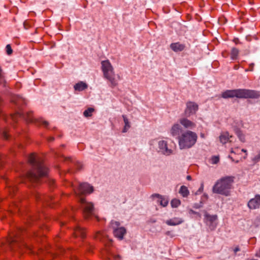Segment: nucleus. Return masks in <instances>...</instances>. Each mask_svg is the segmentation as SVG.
<instances>
[{"instance_id":"41","label":"nucleus","mask_w":260,"mask_h":260,"mask_svg":"<svg viewBox=\"0 0 260 260\" xmlns=\"http://www.w3.org/2000/svg\"><path fill=\"white\" fill-rule=\"evenodd\" d=\"M228 157L230 158L232 161H235L234 159L230 155L228 156Z\"/></svg>"},{"instance_id":"3","label":"nucleus","mask_w":260,"mask_h":260,"mask_svg":"<svg viewBox=\"0 0 260 260\" xmlns=\"http://www.w3.org/2000/svg\"><path fill=\"white\" fill-rule=\"evenodd\" d=\"M73 188L76 196L78 198L85 217L87 218L90 216H94L95 218H98L94 213L93 204L87 202L83 197L86 193H91L93 190V187L87 183H82L80 184L78 188L74 186H73Z\"/></svg>"},{"instance_id":"26","label":"nucleus","mask_w":260,"mask_h":260,"mask_svg":"<svg viewBox=\"0 0 260 260\" xmlns=\"http://www.w3.org/2000/svg\"><path fill=\"white\" fill-rule=\"evenodd\" d=\"M171 206L173 208H177L181 204V201L177 199H174L171 202Z\"/></svg>"},{"instance_id":"8","label":"nucleus","mask_w":260,"mask_h":260,"mask_svg":"<svg viewBox=\"0 0 260 260\" xmlns=\"http://www.w3.org/2000/svg\"><path fill=\"white\" fill-rule=\"evenodd\" d=\"M110 226L113 230L114 236L120 240H122L126 233V229L120 226V223L119 221L115 220L111 221Z\"/></svg>"},{"instance_id":"20","label":"nucleus","mask_w":260,"mask_h":260,"mask_svg":"<svg viewBox=\"0 0 260 260\" xmlns=\"http://www.w3.org/2000/svg\"><path fill=\"white\" fill-rule=\"evenodd\" d=\"M179 193L183 198H187L189 194L188 188L184 185H182L178 191Z\"/></svg>"},{"instance_id":"29","label":"nucleus","mask_w":260,"mask_h":260,"mask_svg":"<svg viewBox=\"0 0 260 260\" xmlns=\"http://www.w3.org/2000/svg\"><path fill=\"white\" fill-rule=\"evenodd\" d=\"M211 164H217L219 161V157L218 156H213L211 159Z\"/></svg>"},{"instance_id":"7","label":"nucleus","mask_w":260,"mask_h":260,"mask_svg":"<svg viewBox=\"0 0 260 260\" xmlns=\"http://www.w3.org/2000/svg\"><path fill=\"white\" fill-rule=\"evenodd\" d=\"M157 152L166 156H169L174 154V148L166 140H159L157 143Z\"/></svg>"},{"instance_id":"21","label":"nucleus","mask_w":260,"mask_h":260,"mask_svg":"<svg viewBox=\"0 0 260 260\" xmlns=\"http://www.w3.org/2000/svg\"><path fill=\"white\" fill-rule=\"evenodd\" d=\"M230 137H232V136H230L228 132H223L221 134L219 140L221 143L225 144L229 141Z\"/></svg>"},{"instance_id":"6","label":"nucleus","mask_w":260,"mask_h":260,"mask_svg":"<svg viewBox=\"0 0 260 260\" xmlns=\"http://www.w3.org/2000/svg\"><path fill=\"white\" fill-rule=\"evenodd\" d=\"M101 69L103 73L104 78L109 82V86L114 88L118 85L120 76L116 75L114 68L109 60H103L101 62Z\"/></svg>"},{"instance_id":"17","label":"nucleus","mask_w":260,"mask_h":260,"mask_svg":"<svg viewBox=\"0 0 260 260\" xmlns=\"http://www.w3.org/2000/svg\"><path fill=\"white\" fill-rule=\"evenodd\" d=\"M88 85L83 81H79L76 83L74 86L75 91H82L87 88Z\"/></svg>"},{"instance_id":"46","label":"nucleus","mask_w":260,"mask_h":260,"mask_svg":"<svg viewBox=\"0 0 260 260\" xmlns=\"http://www.w3.org/2000/svg\"><path fill=\"white\" fill-rule=\"evenodd\" d=\"M247 153H245V155H244V159H246L247 158Z\"/></svg>"},{"instance_id":"35","label":"nucleus","mask_w":260,"mask_h":260,"mask_svg":"<svg viewBox=\"0 0 260 260\" xmlns=\"http://www.w3.org/2000/svg\"><path fill=\"white\" fill-rule=\"evenodd\" d=\"M102 234L100 232L96 234V238L100 240H102Z\"/></svg>"},{"instance_id":"48","label":"nucleus","mask_w":260,"mask_h":260,"mask_svg":"<svg viewBox=\"0 0 260 260\" xmlns=\"http://www.w3.org/2000/svg\"><path fill=\"white\" fill-rule=\"evenodd\" d=\"M238 69V67L237 66H236L235 67V69L237 70Z\"/></svg>"},{"instance_id":"4","label":"nucleus","mask_w":260,"mask_h":260,"mask_svg":"<svg viewBox=\"0 0 260 260\" xmlns=\"http://www.w3.org/2000/svg\"><path fill=\"white\" fill-rule=\"evenodd\" d=\"M259 93L254 90L247 89H236L226 90L221 94L223 99L237 98L239 99H257Z\"/></svg>"},{"instance_id":"47","label":"nucleus","mask_w":260,"mask_h":260,"mask_svg":"<svg viewBox=\"0 0 260 260\" xmlns=\"http://www.w3.org/2000/svg\"><path fill=\"white\" fill-rule=\"evenodd\" d=\"M201 137L203 138H204L205 136H204V135L203 134H201Z\"/></svg>"},{"instance_id":"19","label":"nucleus","mask_w":260,"mask_h":260,"mask_svg":"<svg viewBox=\"0 0 260 260\" xmlns=\"http://www.w3.org/2000/svg\"><path fill=\"white\" fill-rule=\"evenodd\" d=\"M35 198L38 201H41V202H48L49 200H51L52 198L50 197H48L46 196H45L44 194H42L40 193L39 192H36L35 193Z\"/></svg>"},{"instance_id":"37","label":"nucleus","mask_w":260,"mask_h":260,"mask_svg":"<svg viewBox=\"0 0 260 260\" xmlns=\"http://www.w3.org/2000/svg\"><path fill=\"white\" fill-rule=\"evenodd\" d=\"M189 213L190 214H196V215H199V216H200V214L199 213L196 212V211H194V210H190L189 211Z\"/></svg>"},{"instance_id":"15","label":"nucleus","mask_w":260,"mask_h":260,"mask_svg":"<svg viewBox=\"0 0 260 260\" xmlns=\"http://www.w3.org/2000/svg\"><path fill=\"white\" fill-rule=\"evenodd\" d=\"M170 48L174 52H180L184 49L185 45L179 42L173 43L170 45Z\"/></svg>"},{"instance_id":"28","label":"nucleus","mask_w":260,"mask_h":260,"mask_svg":"<svg viewBox=\"0 0 260 260\" xmlns=\"http://www.w3.org/2000/svg\"><path fill=\"white\" fill-rule=\"evenodd\" d=\"M5 82V79L4 77V74L3 72V70H2L1 68L0 67V84H4Z\"/></svg>"},{"instance_id":"36","label":"nucleus","mask_w":260,"mask_h":260,"mask_svg":"<svg viewBox=\"0 0 260 260\" xmlns=\"http://www.w3.org/2000/svg\"><path fill=\"white\" fill-rule=\"evenodd\" d=\"M253 67H254V63H250L249 64V69H246L245 70L246 72H248V71H253Z\"/></svg>"},{"instance_id":"10","label":"nucleus","mask_w":260,"mask_h":260,"mask_svg":"<svg viewBox=\"0 0 260 260\" xmlns=\"http://www.w3.org/2000/svg\"><path fill=\"white\" fill-rule=\"evenodd\" d=\"M204 222L210 230H214L217 226V216L216 215H210L207 212L205 214Z\"/></svg>"},{"instance_id":"2","label":"nucleus","mask_w":260,"mask_h":260,"mask_svg":"<svg viewBox=\"0 0 260 260\" xmlns=\"http://www.w3.org/2000/svg\"><path fill=\"white\" fill-rule=\"evenodd\" d=\"M28 161L32 170L27 172L23 177L22 181L28 180L31 182H38L41 177L46 176L48 172V168L43 160L35 154H31L28 157Z\"/></svg>"},{"instance_id":"14","label":"nucleus","mask_w":260,"mask_h":260,"mask_svg":"<svg viewBox=\"0 0 260 260\" xmlns=\"http://www.w3.org/2000/svg\"><path fill=\"white\" fill-rule=\"evenodd\" d=\"M184 222V220L179 217H174L171 219L167 220L166 223L170 226H175L182 223Z\"/></svg>"},{"instance_id":"32","label":"nucleus","mask_w":260,"mask_h":260,"mask_svg":"<svg viewBox=\"0 0 260 260\" xmlns=\"http://www.w3.org/2000/svg\"><path fill=\"white\" fill-rule=\"evenodd\" d=\"M6 50L7 53L8 55H11L12 53L13 50H12L11 45L10 44L7 45V46L6 47Z\"/></svg>"},{"instance_id":"23","label":"nucleus","mask_w":260,"mask_h":260,"mask_svg":"<svg viewBox=\"0 0 260 260\" xmlns=\"http://www.w3.org/2000/svg\"><path fill=\"white\" fill-rule=\"evenodd\" d=\"M251 160L255 165L260 161V150L257 151L251 157Z\"/></svg>"},{"instance_id":"33","label":"nucleus","mask_w":260,"mask_h":260,"mask_svg":"<svg viewBox=\"0 0 260 260\" xmlns=\"http://www.w3.org/2000/svg\"><path fill=\"white\" fill-rule=\"evenodd\" d=\"M203 190H204V185L202 183L201 185V186L200 187V188H199V189L197 191V192H196V195H198V194H199L200 193H201L203 191Z\"/></svg>"},{"instance_id":"31","label":"nucleus","mask_w":260,"mask_h":260,"mask_svg":"<svg viewBox=\"0 0 260 260\" xmlns=\"http://www.w3.org/2000/svg\"><path fill=\"white\" fill-rule=\"evenodd\" d=\"M74 166L76 168V169L78 170H80L82 169V164L81 162L78 161H77L76 162H74Z\"/></svg>"},{"instance_id":"45","label":"nucleus","mask_w":260,"mask_h":260,"mask_svg":"<svg viewBox=\"0 0 260 260\" xmlns=\"http://www.w3.org/2000/svg\"><path fill=\"white\" fill-rule=\"evenodd\" d=\"M187 180H190L191 179V177L190 176H187L186 177Z\"/></svg>"},{"instance_id":"43","label":"nucleus","mask_w":260,"mask_h":260,"mask_svg":"<svg viewBox=\"0 0 260 260\" xmlns=\"http://www.w3.org/2000/svg\"><path fill=\"white\" fill-rule=\"evenodd\" d=\"M241 152H244L245 153H247V150L245 149H241Z\"/></svg>"},{"instance_id":"44","label":"nucleus","mask_w":260,"mask_h":260,"mask_svg":"<svg viewBox=\"0 0 260 260\" xmlns=\"http://www.w3.org/2000/svg\"><path fill=\"white\" fill-rule=\"evenodd\" d=\"M48 140H49V141H53V140H54V138H53V137H50V138H49V139H48Z\"/></svg>"},{"instance_id":"16","label":"nucleus","mask_w":260,"mask_h":260,"mask_svg":"<svg viewBox=\"0 0 260 260\" xmlns=\"http://www.w3.org/2000/svg\"><path fill=\"white\" fill-rule=\"evenodd\" d=\"M151 197L152 198H157L159 199L158 202L159 203L160 205L162 207H166L169 203V201L167 199L164 198L162 196L158 193H154L152 194Z\"/></svg>"},{"instance_id":"11","label":"nucleus","mask_w":260,"mask_h":260,"mask_svg":"<svg viewBox=\"0 0 260 260\" xmlns=\"http://www.w3.org/2000/svg\"><path fill=\"white\" fill-rule=\"evenodd\" d=\"M186 106L184 113L186 117H190L191 115L196 114L199 109L198 105L193 102H187Z\"/></svg>"},{"instance_id":"40","label":"nucleus","mask_w":260,"mask_h":260,"mask_svg":"<svg viewBox=\"0 0 260 260\" xmlns=\"http://www.w3.org/2000/svg\"><path fill=\"white\" fill-rule=\"evenodd\" d=\"M240 251V249L239 247H237L234 249L235 253H237L238 251Z\"/></svg>"},{"instance_id":"49","label":"nucleus","mask_w":260,"mask_h":260,"mask_svg":"<svg viewBox=\"0 0 260 260\" xmlns=\"http://www.w3.org/2000/svg\"><path fill=\"white\" fill-rule=\"evenodd\" d=\"M235 162L236 163H238V162H239V161L238 160H236V161L235 160Z\"/></svg>"},{"instance_id":"25","label":"nucleus","mask_w":260,"mask_h":260,"mask_svg":"<svg viewBox=\"0 0 260 260\" xmlns=\"http://www.w3.org/2000/svg\"><path fill=\"white\" fill-rule=\"evenodd\" d=\"M234 131H235L236 134L237 135V136L240 139V140L242 142H244L245 140V136L242 133V131L238 128H235Z\"/></svg>"},{"instance_id":"13","label":"nucleus","mask_w":260,"mask_h":260,"mask_svg":"<svg viewBox=\"0 0 260 260\" xmlns=\"http://www.w3.org/2000/svg\"><path fill=\"white\" fill-rule=\"evenodd\" d=\"M247 206L251 210L259 208L260 206V195L257 194L254 198L250 199L248 202Z\"/></svg>"},{"instance_id":"1","label":"nucleus","mask_w":260,"mask_h":260,"mask_svg":"<svg viewBox=\"0 0 260 260\" xmlns=\"http://www.w3.org/2000/svg\"><path fill=\"white\" fill-rule=\"evenodd\" d=\"M171 135L176 138L180 149H189L193 147L197 141L198 135L192 131L186 130L183 131L179 124H174L171 130Z\"/></svg>"},{"instance_id":"24","label":"nucleus","mask_w":260,"mask_h":260,"mask_svg":"<svg viewBox=\"0 0 260 260\" xmlns=\"http://www.w3.org/2000/svg\"><path fill=\"white\" fill-rule=\"evenodd\" d=\"M239 51L236 48H233L231 50V57L233 60H236L239 55Z\"/></svg>"},{"instance_id":"22","label":"nucleus","mask_w":260,"mask_h":260,"mask_svg":"<svg viewBox=\"0 0 260 260\" xmlns=\"http://www.w3.org/2000/svg\"><path fill=\"white\" fill-rule=\"evenodd\" d=\"M122 117L124 123V126L122 129V133H126L131 127V123L126 115H122Z\"/></svg>"},{"instance_id":"30","label":"nucleus","mask_w":260,"mask_h":260,"mask_svg":"<svg viewBox=\"0 0 260 260\" xmlns=\"http://www.w3.org/2000/svg\"><path fill=\"white\" fill-rule=\"evenodd\" d=\"M231 153H234L235 154H240V150L239 149L238 147H236V148H231Z\"/></svg>"},{"instance_id":"12","label":"nucleus","mask_w":260,"mask_h":260,"mask_svg":"<svg viewBox=\"0 0 260 260\" xmlns=\"http://www.w3.org/2000/svg\"><path fill=\"white\" fill-rule=\"evenodd\" d=\"M179 124L183 126L185 128L193 129L196 127L194 122L188 119L186 117H182L179 120Z\"/></svg>"},{"instance_id":"27","label":"nucleus","mask_w":260,"mask_h":260,"mask_svg":"<svg viewBox=\"0 0 260 260\" xmlns=\"http://www.w3.org/2000/svg\"><path fill=\"white\" fill-rule=\"evenodd\" d=\"M94 109L92 108H88L87 109L85 110L83 112V115L88 117L91 116L92 115V113L93 112Z\"/></svg>"},{"instance_id":"42","label":"nucleus","mask_w":260,"mask_h":260,"mask_svg":"<svg viewBox=\"0 0 260 260\" xmlns=\"http://www.w3.org/2000/svg\"><path fill=\"white\" fill-rule=\"evenodd\" d=\"M2 164H3L2 157L0 155V166L2 165Z\"/></svg>"},{"instance_id":"38","label":"nucleus","mask_w":260,"mask_h":260,"mask_svg":"<svg viewBox=\"0 0 260 260\" xmlns=\"http://www.w3.org/2000/svg\"><path fill=\"white\" fill-rule=\"evenodd\" d=\"M208 195L206 193H204L202 197V199H204L205 200H207L208 199Z\"/></svg>"},{"instance_id":"34","label":"nucleus","mask_w":260,"mask_h":260,"mask_svg":"<svg viewBox=\"0 0 260 260\" xmlns=\"http://www.w3.org/2000/svg\"><path fill=\"white\" fill-rule=\"evenodd\" d=\"M3 135L5 139H8L9 138V135L6 131H4L3 132Z\"/></svg>"},{"instance_id":"39","label":"nucleus","mask_w":260,"mask_h":260,"mask_svg":"<svg viewBox=\"0 0 260 260\" xmlns=\"http://www.w3.org/2000/svg\"><path fill=\"white\" fill-rule=\"evenodd\" d=\"M255 255H256V256H257V257H260V248H259V251H257V252L256 253Z\"/></svg>"},{"instance_id":"9","label":"nucleus","mask_w":260,"mask_h":260,"mask_svg":"<svg viewBox=\"0 0 260 260\" xmlns=\"http://www.w3.org/2000/svg\"><path fill=\"white\" fill-rule=\"evenodd\" d=\"M24 232L23 229H19L17 231L8 239H7V244L12 249H15V245L19 247L20 246V242L21 239L20 238V234Z\"/></svg>"},{"instance_id":"5","label":"nucleus","mask_w":260,"mask_h":260,"mask_svg":"<svg viewBox=\"0 0 260 260\" xmlns=\"http://www.w3.org/2000/svg\"><path fill=\"white\" fill-rule=\"evenodd\" d=\"M234 182V178L226 176L218 180L212 188L213 193L220 194L226 197L231 194V190Z\"/></svg>"},{"instance_id":"18","label":"nucleus","mask_w":260,"mask_h":260,"mask_svg":"<svg viewBox=\"0 0 260 260\" xmlns=\"http://www.w3.org/2000/svg\"><path fill=\"white\" fill-rule=\"evenodd\" d=\"M74 234L76 237L84 238L85 236V232L84 229L78 225L74 229Z\"/></svg>"}]
</instances>
